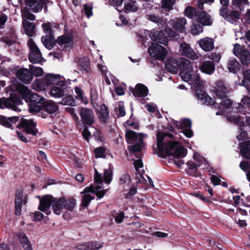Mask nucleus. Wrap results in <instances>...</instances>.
<instances>
[{
	"label": "nucleus",
	"mask_w": 250,
	"mask_h": 250,
	"mask_svg": "<svg viewBox=\"0 0 250 250\" xmlns=\"http://www.w3.org/2000/svg\"><path fill=\"white\" fill-rule=\"evenodd\" d=\"M176 35L175 32L171 28H166L160 31H151L149 36L155 43H152L151 48H149L150 55L153 56L157 60L163 61L167 52L166 49L159 43L167 45L169 38H174Z\"/></svg>",
	"instance_id": "nucleus-1"
},
{
	"label": "nucleus",
	"mask_w": 250,
	"mask_h": 250,
	"mask_svg": "<svg viewBox=\"0 0 250 250\" xmlns=\"http://www.w3.org/2000/svg\"><path fill=\"white\" fill-rule=\"evenodd\" d=\"M163 151L158 150L159 157L165 158V155L173 157H184L187 155V149L178 141H166L163 145Z\"/></svg>",
	"instance_id": "nucleus-2"
},
{
	"label": "nucleus",
	"mask_w": 250,
	"mask_h": 250,
	"mask_svg": "<svg viewBox=\"0 0 250 250\" xmlns=\"http://www.w3.org/2000/svg\"><path fill=\"white\" fill-rule=\"evenodd\" d=\"M204 86L199 83H196L195 85V95L198 100L203 104H207L211 105L217 109L221 108V104L216 103L213 99L211 98L208 93L203 90Z\"/></svg>",
	"instance_id": "nucleus-3"
},
{
	"label": "nucleus",
	"mask_w": 250,
	"mask_h": 250,
	"mask_svg": "<svg viewBox=\"0 0 250 250\" xmlns=\"http://www.w3.org/2000/svg\"><path fill=\"white\" fill-rule=\"evenodd\" d=\"M21 104L22 102L20 97L16 94H11L9 98H0V108L6 107L15 111H19L20 110L18 105Z\"/></svg>",
	"instance_id": "nucleus-4"
},
{
	"label": "nucleus",
	"mask_w": 250,
	"mask_h": 250,
	"mask_svg": "<svg viewBox=\"0 0 250 250\" xmlns=\"http://www.w3.org/2000/svg\"><path fill=\"white\" fill-rule=\"evenodd\" d=\"M37 125V123L33 119L28 120L21 118L17 127L19 129H22L23 133L26 134L36 136L38 133Z\"/></svg>",
	"instance_id": "nucleus-5"
},
{
	"label": "nucleus",
	"mask_w": 250,
	"mask_h": 250,
	"mask_svg": "<svg viewBox=\"0 0 250 250\" xmlns=\"http://www.w3.org/2000/svg\"><path fill=\"white\" fill-rule=\"evenodd\" d=\"M78 112L81 117L82 124L83 126H91L95 123V116L93 111L87 107H80Z\"/></svg>",
	"instance_id": "nucleus-6"
},
{
	"label": "nucleus",
	"mask_w": 250,
	"mask_h": 250,
	"mask_svg": "<svg viewBox=\"0 0 250 250\" xmlns=\"http://www.w3.org/2000/svg\"><path fill=\"white\" fill-rule=\"evenodd\" d=\"M27 45L30 49L28 59L32 63H41L42 59V53L34 40L30 38Z\"/></svg>",
	"instance_id": "nucleus-7"
},
{
	"label": "nucleus",
	"mask_w": 250,
	"mask_h": 250,
	"mask_svg": "<svg viewBox=\"0 0 250 250\" xmlns=\"http://www.w3.org/2000/svg\"><path fill=\"white\" fill-rule=\"evenodd\" d=\"M179 71L181 73L185 72L188 80H191L194 79L196 81L200 80V78L199 75L196 76V79L192 78V75L190 73V71L192 69V66L190 61L184 58H179Z\"/></svg>",
	"instance_id": "nucleus-8"
},
{
	"label": "nucleus",
	"mask_w": 250,
	"mask_h": 250,
	"mask_svg": "<svg viewBox=\"0 0 250 250\" xmlns=\"http://www.w3.org/2000/svg\"><path fill=\"white\" fill-rule=\"evenodd\" d=\"M219 14L225 20L231 23L236 22L240 18V13L235 10L229 12L228 7H221L219 9Z\"/></svg>",
	"instance_id": "nucleus-9"
},
{
	"label": "nucleus",
	"mask_w": 250,
	"mask_h": 250,
	"mask_svg": "<svg viewBox=\"0 0 250 250\" xmlns=\"http://www.w3.org/2000/svg\"><path fill=\"white\" fill-rule=\"evenodd\" d=\"M37 197L40 199V204L38 209L42 212H46L47 215L50 214L49 210L51 206L52 207L53 196L51 195L46 194L43 195L42 198L40 196Z\"/></svg>",
	"instance_id": "nucleus-10"
},
{
	"label": "nucleus",
	"mask_w": 250,
	"mask_h": 250,
	"mask_svg": "<svg viewBox=\"0 0 250 250\" xmlns=\"http://www.w3.org/2000/svg\"><path fill=\"white\" fill-rule=\"evenodd\" d=\"M49 1V0H24L25 4L29 10L35 13L41 12Z\"/></svg>",
	"instance_id": "nucleus-11"
},
{
	"label": "nucleus",
	"mask_w": 250,
	"mask_h": 250,
	"mask_svg": "<svg viewBox=\"0 0 250 250\" xmlns=\"http://www.w3.org/2000/svg\"><path fill=\"white\" fill-rule=\"evenodd\" d=\"M179 51L182 56L188 58L191 60L198 59L199 56L198 54L194 51L189 44L186 42H182L180 44Z\"/></svg>",
	"instance_id": "nucleus-12"
},
{
	"label": "nucleus",
	"mask_w": 250,
	"mask_h": 250,
	"mask_svg": "<svg viewBox=\"0 0 250 250\" xmlns=\"http://www.w3.org/2000/svg\"><path fill=\"white\" fill-rule=\"evenodd\" d=\"M43 81L47 86L57 84L60 86L64 85V81L62 80L60 75L47 74L45 76Z\"/></svg>",
	"instance_id": "nucleus-13"
},
{
	"label": "nucleus",
	"mask_w": 250,
	"mask_h": 250,
	"mask_svg": "<svg viewBox=\"0 0 250 250\" xmlns=\"http://www.w3.org/2000/svg\"><path fill=\"white\" fill-rule=\"evenodd\" d=\"M129 90L135 97H145L148 93L147 87L142 83L137 84L134 88L129 87Z\"/></svg>",
	"instance_id": "nucleus-14"
},
{
	"label": "nucleus",
	"mask_w": 250,
	"mask_h": 250,
	"mask_svg": "<svg viewBox=\"0 0 250 250\" xmlns=\"http://www.w3.org/2000/svg\"><path fill=\"white\" fill-rule=\"evenodd\" d=\"M16 76L20 81L26 84L32 80V75L30 70L26 68H22L17 70Z\"/></svg>",
	"instance_id": "nucleus-15"
},
{
	"label": "nucleus",
	"mask_w": 250,
	"mask_h": 250,
	"mask_svg": "<svg viewBox=\"0 0 250 250\" xmlns=\"http://www.w3.org/2000/svg\"><path fill=\"white\" fill-rule=\"evenodd\" d=\"M44 104V98L38 96V98L34 99L29 104V110L30 112H39L43 109V104Z\"/></svg>",
	"instance_id": "nucleus-16"
},
{
	"label": "nucleus",
	"mask_w": 250,
	"mask_h": 250,
	"mask_svg": "<svg viewBox=\"0 0 250 250\" xmlns=\"http://www.w3.org/2000/svg\"><path fill=\"white\" fill-rule=\"evenodd\" d=\"M19 92L23 99L27 103H30L34 99L38 98L39 95L32 93V91L24 85L20 87Z\"/></svg>",
	"instance_id": "nucleus-17"
},
{
	"label": "nucleus",
	"mask_w": 250,
	"mask_h": 250,
	"mask_svg": "<svg viewBox=\"0 0 250 250\" xmlns=\"http://www.w3.org/2000/svg\"><path fill=\"white\" fill-rule=\"evenodd\" d=\"M179 59L172 57L167 59L165 63V68L168 72L173 74L177 73L179 69Z\"/></svg>",
	"instance_id": "nucleus-18"
},
{
	"label": "nucleus",
	"mask_w": 250,
	"mask_h": 250,
	"mask_svg": "<svg viewBox=\"0 0 250 250\" xmlns=\"http://www.w3.org/2000/svg\"><path fill=\"white\" fill-rule=\"evenodd\" d=\"M228 92V88L226 86L224 82L221 80L217 82L216 88L214 90L216 96L220 99H224L227 97V94Z\"/></svg>",
	"instance_id": "nucleus-19"
},
{
	"label": "nucleus",
	"mask_w": 250,
	"mask_h": 250,
	"mask_svg": "<svg viewBox=\"0 0 250 250\" xmlns=\"http://www.w3.org/2000/svg\"><path fill=\"white\" fill-rule=\"evenodd\" d=\"M166 137H168L170 138H174V135L169 132H163L158 131L156 134L157 146L158 149H160L161 151H163V145L166 141L165 140V138Z\"/></svg>",
	"instance_id": "nucleus-20"
},
{
	"label": "nucleus",
	"mask_w": 250,
	"mask_h": 250,
	"mask_svg": "<svg viewBox=\"0 0 250 250\" xmlns=\"http://www.w3.org/2000/svg\"><path fill=\"white\" fill-rule=\"evenodd\" d=\"M73 34L72 31L65 33L63 35L59 36L56 41V42L60 45L62 46L63 44H68L73 43Z\"/></svg>",
	"instance_id": "nucleus-21"
},
{
	"label": "nucleus",
	"mask_w": 250,
	"mask_h": 250,
	"mask_svg": "<svg viewBox=\"0 0 250 250\" xmlns=\"http://www.w3.org/2000/svg\"><path fill=\"white\" fill-rule=\"evenodd\" d=\"M43 109L48 114H53L58 111L59 107L53 101L46 100L44 98Z\"/></svg>",
	"instance_id": "nucleus-22"
},
{
	"label": "nucleus",
	"mask_w": 250,
	"mask_h": 250,
	"mask_svg": "<svg viewBox=\"0 0 250 250\" xmlns=\"http://www.w3.org/2000/svg\"><path fill=\"white\" fill-rule=\"evenodd\" d=\"M66 86L65 82L63 86L58 85V84L53 85L50 89L51 96L56 98L62 97L64 95V90Z\"/></svg>",
	"instance_id": "nucleus-23"
},
{
	"label": "nucleus",
	"mask_w": 250,
	"mask_h": 250,
	"mask_svg": "<svg viewBox=\"0 0 250 250\" xmlns=\"http://www.w3.org/2000/svg\"><path fill=\"white\" fill-rule=\"evenodd\" d=\"M188 168L186 170V173L190 176L194 177H199L201 174L198 171V167L200 166V164H197L195 162L189 161L187 163Z\"/></svg>",
	"instance_id": "nucleus-24"
},
{
	"label": "nucleus",
	"mask_w": 250,
	"mask_h": 250,
	"mask_svg": "<svg viewBox=\"0 0 250 250\" xmlns=\"http://www.w3.org/2000/svg\"><path fill=\"white\" fill-rule=\"evenodd\" d=\"M64 207V202L62 197L58 198L53 197L52 207L55 214L60 215L61 209H63Z\"/></svg>",
	"instance_id": "nucleus-25"
},
{
	"label": "nucleus",
	"mask_w": 250,
	"mask_h": 250,
	"mask_svg": "<svg viewBox=\"0 0 250 250\" xmlns=\"http://www.w3.org/2000/svg\"><path fill=\"white\" fill-rule=\"evenodd\" d=\"M41 41L44 46L49 50L52 49L56 43L53 35L43 36L42 37Z\"/></svg>",
	"instance_id": "nucleus-26"
},
{
	"label": "nucleus",
	"mask_w": 250,
	"mask_h": 250,
	"mask_svg": "<svg viewBox=\"0 0 250 250\" xmlns=\"http://www.w3.org/2000/svg\"><path fill=\"white\" fill-rule=\"evenodd\" d=\"M77 63L81 70L85 73H88L90 71V61L87 57L78 58Z\"/></svg>",
	"instance_id": "nucleus-27"
},
{
	"label": "nucleus",
	"mask_w": 250,
	"mask_h": 250,
	"mask_svg": "<svg viewBox=\"0 0 250 250\" xmlns=\"http://www.w3.org/2000/svg\"><path fill=\"white\" fill-rule=\"evenodd\" d=\"M22 25L26 34L30 37H33L36 34V25L34 22H31L26 20H23Z\"/></svg>",
	"instance_id": "nucleus-28"
},
{
	"label": "nucleus",
	"mask_w": 250,
	"mask_h": 250,
	"mask_svg": "<svg viewBox=\"0 0 250 250\" xmlns=\"http://www.w3.org/2000/svg\"><path fill=\"white\" fill-rule=\"evenodd\" d=\"M196 17L197 21L203 25H210L212 23L209 17L208 16L207 13L205 11H198Z\"/></svg>",
	"instance_id": "nucleus-29"
},
{
	"label": "nucleus",
	"mask_w": 250,
	"mask_h": 250,
	"mask_svg": "<svg viewBox=\"0 0 250 250\" xmlns=\"http://www.w3.org/2000/svg\"><path fill=\"white\" fill-rule=\"evenodd\" d=\"M200 69L202 72L210 75L215 70V65L211 61H206L200 65Z\"/></svg>",
	"instance_id": "nucleus-30"
},
{
	"label": "nucleus",
	"mask_w": 250,
	"mask_h": 250,
	"mask_svg": "<svg viewBox=\"0 0 250 250\" xmlns=\"http://www.w3.org/2000/svg\"><path fill=\"white\" fill-rule=\"evenodd\" d=\"M62 198L64 202V209L70 212L73 211L77 204L75 198L74 197L66 198L64 196H63Z\"/></svg>",
	"instance_id": "nucleus-31"
},
{
	"label": "nucleus",
	"mask_w": 250,
	"mask_h": 250,
	"mask_svg": "<svg viewBox=\"0 0 250 250\" xmlns=\"http://www.w3.org/2000/svg\"><path fill=\"white\" fill-rule=\"evenodd\" d=\"M99 119L100 122L104 124H106L107 123V120L109 119V111L107 107L104 104H102L100 106Z\"/></svg>",
	"instance_id": "nucleus-32"
},
{
	"label": "nucleus",
	"mask_w": 250,
	"mask_h": 250,
	"mask_svg": "<svg viewBox=\"0 0 250 250\" xmlns=\"http://www.w3.org/2000/svg\"><path fill=\"white\" fill-rule=\"evenodd\" d=\"M214 42L211 38H205L200 40V46L206 51H210L213 48Z\"/></svg>",
	"instance_id": "nucleus-33"
},
{
	"label": "nucleus",
	"mask_w": 250,
	"mask_h": 250,
	"mask_svg": "<svg viewBox=\"0 0 250 250\" xmlns=\"http://www.w3.org/2000/svg\"><path fill=\"white\" fill-rule=\"evenodd\" d=\"M240 152L243 157L250 159V141L241 144Z\"/></svg>",
	"instance_id": "nucleus-34"
},
{
	"label": "nucleus",
	"mask_w": 250,
	"mask_h": 250,
	"mask_svg": "<svg viewBox=\"0 0 250 250\" xmlns=\"http://www.w3.org/2000/svg\"><path fill=\"white\" fill-rule=\"evenodd\" d=\"M18 237L20 243L24 250H33L31 243L25 234L24 233H20Z\"/></svg>",
	"instance_id": "nucleus-35"
},
{
	"label": "nucleus",
	"mask_w": 250,
	"mask_h": 250,
	"mask_svg": "<svg viewBox=\"0 0 250 250\" xmlns=\"http://www.w3.org/2000/svg\"><path fill=\"white\" fill-rule=\"evenodd\" d=\"M186 23L187 21L185 18L179 19L174 23L173 28L181 33H185L186 31L185 26Z\"/></svg>",
	"instance_id": "nucleus-36"
},
{
	"label": "nucleus",
	"mask_w": 250,
	"mask_h": 250,
	"mask_svg": "<svg viewBox=\"0 0 250 250\" xmlns=\"http://www.w3.org/2000/svg\"><path fill=\"white\" fill-rule=\"evenodd\" d=\"M241 103L243 104L238 103L237 104L238 107H236V110L234 109V112H241L245 109L244 105H247L248 107H250V98L248 97H244L241 99Z\"/></svg>",
	"instance_id": "nucleus-37"
},
{
	"label": "nucleus",
	"mask_w": 250,
	"mask_h": 250,
	"mask_svg": "<svg viewBox=\"0 0 250 250\" xmlns=\"http://www.w3.org/2000/svg\"><path fill=\"white\" fill-rule=\"evenodd\" d=\"M240 63L236 59L229 61L228 68L230 72L236 73L240 69Z\"/></svg>",
	"instance_id": "nucleus-38"
},
{
	"label": "nucleus",
	"mask_w": 250,
	"mask_h": 250,
	"mask_svg": "<svg viewBox=\"0 0 250 250\" xmlns=\"http://www.w3.org/2000/svg\"><path fill=\"white\" fill-rule=\"evenodd\" d=\"M241 63L245 65L250 63V53L247 49H243L241 54L239 56Z\"/></svg>",
	"instance_id": "nucleus-39"
},
{
	"label": "nucleus",
	"mask_w": 250,
	"mask_h": 250,
	"mask_svg": "<svg viewBox=\"0 0 250 250\" xmlns=\"http://www.w3.org/2000/svg\"><path fill=\"white\" fill-rule=\"evenodd\" d=\"M59 104L63 105H68L70 106H75L76 101L74 97L71 95L66 94Z\"/></svg>",
	"instance_id": "nucleus-40"
},
{
	"label": "nucleus",
	"mask_w": 250,
	"mask_h": 250,
	"mask_svg": "<svg viewBox=\"0 0 250 250\" xmlns=\"http://www.w3.org/2000/svg\"><path fill=\"white\" fill-rule=\"evenodd\" d=\"M131 182V178L128 173H125L121 175L119 179V185L123 188L128 187Z\"/></svg>",
	"instance_id": "nucleus-41"
},
{
	"label": "nucleus",
	"mask_w": 250,
	"mask_h": 250,
	"mask_svg": "<svg viewBox=\"0 0 250 250\" xmlns=\"http://www.w3.org/2000/svg\"><path fill=\"white\" fill-rule=\"evenodd\" d=\"M82 197L81 206L84 208H86L88 206L90 202L95 199L94 196L88 194H83Z\"/></svg>",
	"instance_id": "nucleus-42"
},
{
	"label": "nucleus",
	"mask_w": 250,
	"mask_h": 250,
	"mask_svg": "<svg viewBox=\"0 0 250 250\" xmlns=\"http://www.w3.org/2000/svg\"><path fill=\"white\" fill-rule=\"evenodd\" d=\"M32 77L34 76L35 77H39L43 75V71L42 68L36 67L32 65H29V69Z\"/></svg>",
	"instance_id": "nucleus-43"
},
{
	"label": "nucleus",
	"mask_w": 250,
	"mask_h": 250,
	"mask_svg": "<svg viewBox=\"0 0 250 250\" xmlns=\"http://www.w3.org/2000/svg\"><path fill=\"white\" fill-rule=\"evenodd\" d=\"M124 9L125 13L136 12L138 10V6L136 5V1H132L125 4Z\"/></svg>",
	"instance_id": "nucleus-44"
},
{
	"label": "nucleus",
	"mask_w": 250,
	"mask_h": 250,
	"mask_svg": "<svg viewBox=\"0 0 250 250\" xmlns=\"http://www.w3.org/2000/svg\"><path fill=\"white\" fill-rule=\"evenodd\" d=\"M106 149L103 146H100L99 147L96 148L94 149V152L95 154V157L96 158H105L106 154H105Z\"/></svg>",
	"instance_id": "nucleus-45"
},
{
	"label": "nucleus",
	"mask_w": 250,
	"mask_h": 250,
	"mask_svg": "<svg viewBox=\"0 0 250 250\" xmlns=\"http://www.w3.org/2000/svg\"><path fill=\"white\" fill-rule=\"evenodd\" d=\"M88 250H98L102 248L103 246V243L96 241H91L87 242Z\"/></svg>",
	"instance_id": "nucleus-46"
},
{
	"label": "nucleus",
	"mask_w": 250,
	"mask_h": 250,
	"mask_svg": "<svg viewBox=\"0 0 250 250\" xmlns=\"http://www.w3.org/2000/svg\"><path fill=\"white\" fill-rule=\"evenodd\" d=\"M52 26V23L49 21L43 23L42 25V30L46 35H53Z\"/></svg>",
	"instance_id": "nucleus-47"
},
{
	"label": "nucleus",
	"mask_w": 250,
	"mask_h": 250,
	"mask_svg": "<svg viewBox=\"0 0 250 250\" xmlns=\"http://www.w3.org/2000/svg\"><path fill=\"white\" fill-rule=\"evenodd\" d=\"M198 12L196 8L191 6H188L185 10L186 15L190 19H192L194 17H196Z\"/></svg>",
	"instance_id": "nucleus-48"
},
{
	"label": "nucleus",
	"mask_w": 250,
	"mask_h": 250,
	"mask_svg": "<svg viewBox=\"0 0 250 250\" xmlns=\"http://www.w3.org/2000/svg\"><path fill=\"white\" fill-rule=\"evenodd\" d=\"M192 122L188 118L183 119L180 123L179 129L181 130L184 128H191Z\"/></svg>",
	"instance_id": "nucleus-49"
},
{
	"label": "nucleus",
	"mask_w": 250,
	"mask_h": 250,
	"mask_svg": "<svg viewBox=\"0 0 250 250\" xmlns=\"http://www.w3.org/2000/svg\"><path fill=\"white\" fill-rule=\"evenodd\" d=\"M0 124L3 126L9 128H12V125L11 124L10 122V117L7 118L4 116L0 115Z\"/></svg>",
	"instance_id": "nucleus-50"
},
{
	"label": "nucleus",
	"mask_w": 250,
	"mask_h": 250,
	"mask_svg": "<svg viewBox=\"0 0 250 250\" xmlns=\"http://www.w3.org/2000/svg\"><path fill=\"white\" fill-rule=\"evenodd\" d=\"M125 137L126 140H129L130 141H132L137 140L138 136L136 132H135V131L131 130H128L126 131Z\"/></svg>",
	"instance_id": "nucleus-51"
},
{
	"label": "nucleus",
	"mask_w": 250,
	"mask_h": 250,
	"mask_svg": "<svg viewBox=\"0 0 250 250\" xmlns=\"http://www.w3.org/2000/svg\"><path fill=\"white\" fill-rule=\"evenodd\" d=\"M142 144H143V140L141 139L138 143L134 145L131 146L129 148V150L134 153L140 152L142 150Z\"/></svg>",
	"instance_id": "nucleus-52"
},
{
	"label": "nucleus",
	"mask_w": 250,
	"mask_h": 250,
	"mask_svg": "<svg viewBox=\"0 0 250 250\" xmlns=\"http://www.w3.org/2000/svg\"><path fill=\"white\" fill-rule=\"evenodd\" d=\"M162 7L170 11L173 9V2L172 0H162Z\"/></svg>",
	"instance_id": "nucleus-53"
},
{
	"label": "nucleus",
	"mask_w": 250,
	"mask_h": 250,
	"mask_svg": "<svg viewBox=\"0 0 250 250\" xmlns=\"http://www.w3.org/2000/svg\"><path fill=\"white\" fill-rule=\"evenodd\" d=\"M92 9V6L87 3H86L83 5V10L84 11L85 14L88 18L93 15Z\"/></svg>",
	"instance_id": "nucleus-54"
},
{
	"label": "nucleus",
	"mask_w": 250,
	"mask_h": 250,
	"mask_svg": "<svg viewBox=\"0 0 250 250\" xmlns=\"http://www.w3.org/2000/svg\"><path fill=\"white\" fill-rule=\"evenodd\" d=\"M137 192V188L134 186H131L128 192L125 195V198L128 200H131L132 197Z\"/></svg>",
	"instance_id": "nucleus-55"
},
{
	"label": "nucleus",
	"mask_w": 250,
	"mask_h": 250,
	"mask_svg": "<svg viewBox=\"0 0 250 250\" xmlns=\"http://www.w3.org/2000/svg\"><path fill=\"white\" fill-rule=\"evenodd\" d=\"M239 167L242 170L247 173L250 169V163L246 161H242L240 163Z\"/></svg>",
	"instance_id": "nucleus-56"
},
{
	"label": "nucleus",
	"mask_w": 250,
	"mask_h": 250,
	"mask_svg": "<svg viewBox=\"0 0 250 250\" xmlns=\"http://www.w3.org/2000/svg\"><path fill=\"white\" fill-rule=\"evenodd\" d=\"M112 173L111 172H109L108 170L105 169L103 177L104 182L106 184H109L112 180Z\"/></svg>",
	"instance_id": "nucleus-57"
},
{
	"label": "nucleus",
	"mask_w": 250,
	"mask_h": 250,
	"mask_svg": "<svg viewBox=\"0 0 250 250\" xmlns=\"http://www.w3.org/2000/svg\"><path fill=\"white\" fill-rule=\"evenodd\" d=\"M222 100V101L220 103L221 106L227 109H229L231 107L232 104V101L231 100L227 98V97Z\"/></svg>",
	"instance_id": "nucleus-58"
},
{
	"label": "nucleus",
	"mask_w": 250,
	"mask_h": 250,
	"mask_svg": "<svg viewBox=\"0 0 250 250\" xmlns=\"http://www.w3.org/2000/svg\"><path fill=\"white\" fill-rule=\"evenodd\" d=\"M147 19L149 21L157 24L161 23L162 21V19L159 16H156L154 14L148 15L147 16Z\"/></svg>",
	"instance_id": "nucleus-59"
},
{
	"label": "nucleus",
	"mask_w": 250,
	"mask_h": 250,
	"mask_svg": "<svg viewBox=\"0 0 250 250\" xmlns=\"http://www.w3.org/2000/svg\"><path fill=\"white\" fill-rule=\"evenodd\" d=\"M84 128L83 131L82 132L83 136L85 140L88 142L89 140V138L91 136V133L88 130V127L89 126H83Z\"/></svg>",
	"instance_id": "nucleus-60"
},
{
	"label": "nucleus",
	"mask_w": 250,
	"mask_h": 250,
	"mask_svg": "<svg viewBox=\"0 0 250 250\" xmlns=\"http://www.w3.org/2000/svg\"><path fill=\"white\" fill-rule=\"evenodd\" d=\"M0 41L5 43L8 46H11L15 42L14 40H11L8 36H3L1 37Z\"/></svg>",
	"instance_id": "nucleus-61"
},
{
	"label": "nucleus",
	"mask_w": 250,
	"mask_h": 250,
	"mask_svg": "<svg viewBox=\"0 0 250 250\" xmlns=\"http://www.w3.org/2000/svg\"><path fill=\"white\" fill-rule=\"evenodd\" d=\"M22 202H15V214L16 215H20L21 213V208H22Z\"/></svg>",
	"instance_id": "nucleus-62"
},
{
	"label": "nucleus",
	"mask_w": 250,
	"mask_h": 250,
	"mask_svg": "<svg viewBox=\"0 0 250 250\" xmlns=\"http://www.w3.org/2000/svg\"><path fill=\"white\" fill-rule=\"evenodd\" d=\"M244 79L242 83H244V84H248V83H250V71L245 70L243 73Z\"/></svg>",
	"instance_id": "nucleus-63"
},
{
	"label": "nucleus",
	"mask_w": 250,
	"mask_h": 250,
	"mask_svg": "<svg viewBox=\"0 0 250 250\" xmlns=\"http://www.w3.org/2000/svg\"><path fill=\"white\" fill-rule=\"evenodd\" d=\"M243 49L241 47L240 44L238 43L235 44L233 49L234 55L236 56H239L241 54V52L243 51Z\"/></svg>",
	"instance_id": "nucleus-64"
}]
</instances>
